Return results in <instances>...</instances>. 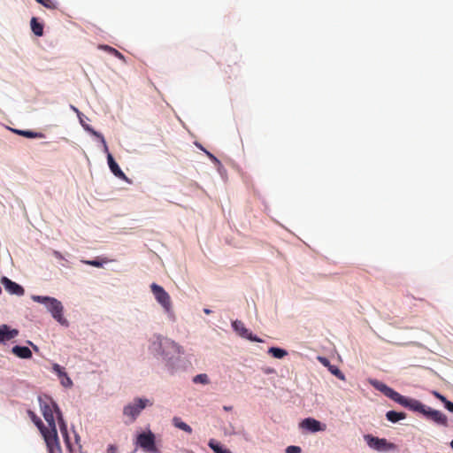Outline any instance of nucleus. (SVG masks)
Masks as SVG:
<instances>
[{
  "label": "nucleus",
  "mask_w": 453,
  "mask_h": 453,
  "mask_svg": "<svg viewBox=\"0 0 453 453\" xmlns=\"http://www.w3.org/2000/svg\"><path fill=\"white\" fill-rule=\"evenodd\" d=\"M38 400L40 403L41 411L49 426V431H45L44 434V441L47 444V448L50 453H61V448L58 437L54 414H57L60 432L65 439L66 446L70 448L71 445L67 432V426L62 417V414L58 405L50 397L47 395L39 396Z\"/></svg>",
  "instance_id": "nucleus-1"
},
{
  "label": "nucleus",
  "mask_w": 453,
  "mask_h": 453,
  "mask_svg": "<svg viewBox=\"0 0 453 453\" xmlns=\"http://www.w3.org/2000/svg\"><path fill=\"white\" fill-rule=\"evenodd\" d=\"M371 383L376 389L380 391L387 397L390 398L395 403L401 404L403 407L409 408L410 410L425 414V406L418 401L407 398L400 395L398 392L395 391L393 388L388 387L386 384L380 381L372 380Z\"/></svg>",
  "instance_id": "nucleus-2"
},
{
  "label": "nucleus",
  "mask_w": 453,
  "mask_h": 453,
  "mask_svg": "<svg viewBox=\"0 0 453 453\" xmlns=\"http://www.w3.org/2000/svg\"><path fill=\"white\" fill-rule=\"evenodd\" d=\"M32 299L35 302L45 304L52 317L61 325L67 324L66 319L63 317V305L60 301L54 297L42 296H33Z\"/></svg>",
  "instance_id": "nucleus-3"
},
{
  "label": "nucleus",
  "mask_w": 453,
  "mask_h": 453,
  "mask_svg": "<svg viewBox=\"0 0 453 453\" xmlns=\"http://www.w3.org/2000/svg\"><path fill=\"white\" fill-rule=\"evenodd\" d=\"M153 401L147 398H134V401L127 404L123 409L124 416L127 417L130 423L134 422L140 413L147 406H152Z\"/></svg>",
  "instance_id": "nucleus-4"
},
{
  "label": "nucleus",
  "mask_w": 453,
  "mask_h": 453,
  "mask_svg": "<svg viewBox=\"0 0 453 453\" xmlns=\"http://www.w3.org/2000/svg\"><path fill=\"white\" fill-rule=\"evenodd\" d=\"M137 444L148 453H159L155 443V434L151 431L140 434L137 436Z\"/></svg>",
  "instance_id": "nucleus-5"
},
{
  "label": "nucleus",
  "mask_w": 453,
  "mask_h": 453,
  "mask_svg": "<svg viewBox=\"0 0 453 453\" xmlns=\"http://www.w3.org/2000/svg\"><path fill=\"white\" fill-rule=\"evenodd\" d=\"M150 289L156 300L166 311H170L172 308V302L169 294L161 286L156 283H152L150 285Z\"/></svg>",
  "instance_id": "nucleus-6"
},
{
  "label": "nucleus",
  "mask_w": 453,
  "mask_h": 453,
  "mask_svg": "<svg viewBox=\"0 0 453 453\" xmlns=\"http://www.w3.org/2000/svg\"><path fill=\"white\" fill-rule=\"evenodd\" d=\"M365 438L369 447L378 451H387L395 448V445L388 442L386 439H380L372 435H365Z\"/></svg>",
  "instance_id": "nucleus-7"
},
{
  "label": "nucleus",
  "mask_w": 453,
  "mask_h": 453,
  "mask_svg": "<svg viewBox=\"0 0 453 453\" xmlns=\"http://www.w3.org/2000/svg\"><path fill=\"white\" fill-rule=\"evenodd\" d=\"M300 427L303 429H306L310 432L316 433L319 431H325L326 429V425L322 424L320 421L312 418H304L300 423Z\"/></svg>",
  "instance_id": "nucleus-8"
},
{
  "label": "nucleus",
  "mask_w": 453,
  "mask_h": 453,
  "mask_svg": "<svg viewBox=\"0 0 453 453\" xmlns=\"http://www.w3.org/2000/svg\"><path fill=\"white\" fill-rule=\"evenodd\" d=\"M1 283L4 286V289L11 295L21 296L25 293L24 288L20 285L11 280L9 278L5 276L1 279Z\"/></svg>",
  "instance_id": "nucleus-9"
},
{
  "label": "nucleus",
  "mask_w": 453,
  "mask_h": 453,
  "mask_svg": "<svg viewBox=\"0 0 453 453\" xmlns=\"http://www.w3.org/2000/svg\"><path fill=\"white\" fill-rule=\"evenodd\" d=\"M426 418H429L438 425L446 426L448 424V418L440 411H435L426 407Z\"/></svg>",
  "instance_id": "nucleus-10"
},
{
  "label": "nucleus",
  "mask_w": 453,
  "mask_h": 453,
  "mask_svg": "<svg viewBox=\"0 0 453 453\" xmlns=\"http://www.w3.org/2000/svg\"><path fill=\"white\" fill-rule=\"evenodd\" d=\"M234 329L239 334L240 336L247 338L251 341L259 342L257 337H253L252 334L245 327L244 324L240 320H235L232 324Z\"/></svg>",
  "instance_id": "nucleus-11"
},
{
  "label": "nucleus",
  "mask_w": 453,
  "mask_h": 453,
  "mask_svg": "<svg viewBox=\"0 0 453 453\" xmlns=\"http://www.w3.org/2000/svg\"><path fill=\"white\" fill-rule=\"evenodd\" d=\"M19 334L17 329H11L7 325L0 326V342H4L15 338Z\"/></svg>",
  "instance_id": "nucleus-12"
},
{
  "label": "nucleus",
  "mask_w": 453,
  "mask_h": 453,
  "mask_svg": "<svg viewBox=\"0 0 453 453\" xmlns=\"http://www.w3.org/2000/svg\"><path fill=\"white\" fill-rule=\"evenodd\" d=\"M107 160H108L109 167H110L111 171L112 172V173L115 176L119 177V179L127 180V177L123 173V171L119 168V165L115 162V160L111 153H108Z\"/></svg>",
  "instance_id": "nucleus-13"
},
{
  "label": "nucleus",
  "mask_w": 453,
  "mask_h": 453,
  "mask_svg": "<svg viewBox=\"0 0 453 453\" xmlns=\"http://www.w3.org/2000/svg\"><path fill=\"white\" fill-rule=\"evenodd\" d=\"M81 126L83 127V128L85 130H87L88 132H89L91 134H93L94 136L97 137L100 139V142H102L103 146H104V151L108 155L109 152V149H108V146H107V143L105 142V139L104 137L98 132L95 131L88 124H83L81 122Z\"/></svg>",
  "instance_id": "nucleus-14"
},
{
  "label": "nucleus",
  "mask_w": 453,
  "mask_h": 453,
  "mask_svg": "<svg viewBox=\"0 0 453 453\" xmlns=\"http://www.w3.org/2000/svg\"><path fill=\"white\" fill-rule=\"evenodd\" d=\"M12 351L20 358H29L32 356L30 349L25 346H14Z\"/></svg>",
  "instance_id": "nucleus-15"
},
{
  "label": "nucleus",
  "mask_w": 453,
  "mask_h": 453,
  "mask_svg": "<svg viewBox=\"0 0 453 453\" xmlns=\"http://www.w3.org/2000/svg\"><path fill=\"white\" fill-rule=\"evenodd\" d=\"M27 414L30 417V418L32 419V421L35 423V425L39 428L41 434L44 437L45 431H49L48 427H46L43 425V423L41 420V418L39 417H37L36 414L33 411L28 410L27 411Z\"/></svg>",
  "instance_id": "nucleus-16"
},
{
  "label": "nucleus",
  "mask_w": 453,
  "mask_h": 453,
  "mask_svg": "<svg viewBox=\"0 0 453 453\" xmlns=\"http://www.w3.org/2000/svg\"><path fill=\"white\" fill-rule=\"evenodd\" d=\"M172 422L175 427H177L188 434H192L193 430H192L191 426L189 425H188L187 423L183 422L180 418L173 417Z\"/></svg>",
  "instance_id": "nucleus-17"
},
{
  "label": "nucleus",
  "mask_w": 453,
  "mask_h": 453,
  "mask_svg": "<svg viewBox=\"0 0 453 453\" xmlns=\"http://www.w3.org/2000/svg\"><path fill=\"white\" fill-rule=\"evenodd\" d=\"M386 418L388 421L392 423H396L401 419H404L406 418V414L404 412L389 411L386 413Z\"/></svg>",
  "instance_id": "nucleus-18"
},
{
  "label": "nucleus",
  "mask_w": 453,
  "mask_h": 453,
  "mask_svg": "<svg viewBox=\"0 0 453 453\" xmlns=\"http://www.w3.org/2000/svg\"><path fill=\"white\" fill-rule=\"evenodd\" d=\"M57 372V375L58 379L60 380L61 384L65 388H71L73 385V382L71 379L67 376V374L63 370H55Z\"/></svg>",
  "instance_id": "nucleus-19"
},
{
  "label": "nucleus",
  "mask_w": 453,
  "mask_h": 453,
  "mask_svg": "<svg viewBox=\"0 0 453 453\" xmlns=\"http://www.w3.org/2000/svg\"><path fill=\"white\" fill-rule=\"evenodd\" d=\"M208 445L215 453H231V451L229 449L223 448L220 445V443H219L214 439H211L209 441Z\"/></svg>",
  "instance_id": "nucleus-20"
},
{
  "label": "nucleus",
  "mask_w": 453,
  "mask_h": 453,
  "mask_svg": "<svg viewBox=\"0 0 453 453\" xmlns=\"http://www.w3.org/2000/svg\"><path fill=\"white\" fill-rule=\"evenodd\" d=\"M31 29L37 36H42L43 35V26L39 23L37 19L35 17L31 19Z\"/></svg>",
  "instance_id": "nucleus-21"
},
{
  "label": "nucleus",
  "mask_w": 453,
  "mask_h": 453,
  "mask_svg": "<svg viewBox=\"0 0 453 453\" xmlns=\"http://www.w3.org/2000/svg\"><path fill=\"white\" fill-rule=\"evenodd\" d=\"M15 133L19 134L27 138H42L44 134L42 133H36L29 130H15Z\"/></svg>",
  "instance_id": "nucleus-22"
},
{
  "label": "nucleus",
  "mask_w": 453,
  "mask_h": 453,
  "mask_svg": "<svg viewBox=\"0 0 453 453\" xmlns=\"http://www.w3.org/2000/svg\"><path fill=\"white\" fill-rule=\"evenodd\" d=\"M268 353L271 354L275 358H282L288 355V352L285 349L276 347H271L268 349Z\"/></svg>",
  "instance_id": "nucleus-23"
},
{
  "label": "nucleus",
  "mask_w": 453,
  "mask_h": 453,
  "mask_svg": "<svg viewBox=\"0 0 453 453\" xmlns=\"http://www.w3.org/2000/svg\"><path fill=\"white\" fill-rule=\"evenodd\" d=\"M99 48L104 50L105 51H107L110 54L114 55L119 59H121V60L125 59V57L122 53H120L119 50H117L116 49H114L109 45H100Z\"/></svg>",
  "instance_id": "nucleus-24"
},
{
  "label": "nucleus",
  "mask_w": 453,
  "mask_h": 453,
  "mask_svg": "<svg viewBox=\"0 0 453 453\" xmlns=\"http://www.w3.org/2000/svg\"><path fill=\"white\" fill-rule=\"evenodd\" d=\"M35 1L49 10L58 9V3L54 0H35Z\"/></svg>",
  "instance_id": "nucleus-25"
},
{
  "label": "nucleus",
  "mask_w": 453,
  "mask_h": 453,
  "mask_svg": "<svg viewBox=\"0 0 453 453\" xmlns=\"http://www.w3.org/2000/svg\"><path fill=\"white\" fill-rule=\"evenodd\" d=\"M433 394L445 403V407L449 411L453 412V403L448 401L443 395H440L437 392H433Z\"/></svg>",
  "instance_id": "nucleus-26"
},
{
  "label": "nucleus",
  "mask_w": 453,
  "mask_h": 453,
  "mask_svg": "<svg viewBox=\"0 0 453 453\" xmlns=\"http://www.w3.org/2000/svg\"><path fill=\"white\" fill-rule=\"evenodd\" d=\"M193 381L195 383L207 384L209 382V379L205 373H202L195 376Z\"/></svg>",
  "instance_id": "nucleus-27"
},
{
  "label": "nucleus",
  "mask_w": 453,
  "mask_h": 453,
  "mask_svg": "<svg viewBox=\"0 0 453 453\" xmlns=\"http://www.w3.org/2000/svg\"><path fill=\"white\" fill-rule=\"evenodd\" d=\"M301 448L299 446H288L286 449V453H301Z\"/></svg>",
  "instance_id": "nucleus-28"
},
{
  "label": "nucleus",
  "mask_w": 453,
  "mask_h": 453,
  "mask_svg": "<svg viewBox=\"0 0 453 453\" xmlns=\"http://www.w3.org/2000/svg\"><path fill=\"white\" fill-rule=\"evenodd\" d=\"M82 262L86 265H89L95 267H101L103 265V263L99 262L98 260H86Z\"/></svg>",
  "instance_id": "nucleus-29"
},
{
  "label": "nucleus",
  "mask_w": 453,
  "mask_h": 453,
  "mask_svg": "<svg viewBox=\"0 0 453 453\" xmlns=\"http://www.w3.org/2000/svg\"><path fill=\"white\" fill-rule=\"evenodd\" d=\"M318 359L319 360L320 364L324 365L325 367L328 368H334V366L330 365V363L326 357H318Z\"/></svg>",
  "instance_id": "nucleus-30"
},
{
  "label": "nucleus",
  "mask_w": 453,
  "mask_h": 453,
  "mask_svg": "<svg viewBox=\"0 0 453 453\" xmlns=\"http://www.w3.org/2000/svg\"><path fill=\"white\" fill-rule=\"evenodd\" d=\"M330 372H332V374H334L338 379L342 380H345V376L342 370H330Z\"/></svg>",
  "instance_id": "nucleus-31"
},
{
  "label": "nucleus",
  "mask_w": 453,
  "mask_h": 453,
  "mask_svg": "<svg viewBox=\"0 0 453 453\" xmlns=\"http://www.w3.org/2000/svg\"><path fill=\"white\" fill-rule=\"evenodd\" d=\"M71 108H72V110L73 111H75L77 113V115H78V117L80 119V121L81 122L82 121V123L85 124L84 121L82 120V118H81L82 113L76 107H74L73 105H71Z\"/></svg>",
  "instance_id": "nucleus-32"
},
{
  "label": "nucleus",
  "mask_w": 453,
  "mask_h": 453,
  "mask_svg": "<svg viewBox=\"0 0 453 453\" xmlns=\"http://www.w3.org/2000/svg\"><path fill=\"white\" fill-rule=\"evenodd\" d=\"M107 453H117V447L115 445H109L107 448Z\"/></svg>",
  "instance_id": "nucleus-33"
},
{
  "label": "nucleus",
  "mask_w": 453,
  "mask_h": 453,
  "mask_svg": "<svg viewBox=\"0 0 453 453\" xmlns=\"http://www.w3.org/2000/svg\"><path fill=\"white\" fill-rule=\"evenodd\" d=\"M53 256H54L56 258H58V259H63V258H64V257H63V256H62V254H61L59 251H58V250H54V251H53Z\"/></svg>",
  "instance_id": "nucleus-34"
},
{
  "label": "nucleus",
  "mask_w": 453,
  "mask_h": 453,
  "mask_svg": "<svg viewBox=\"0 0 453 453\" xmlns=\"http://www.w3.org/2000/svg\"><path fill=\"white\" fill-rule=\"evenodd\" d=\"M203 311H204L205 314H211V311L210 309H204Z\"/></svg>",
  "instance_id": "nucleus-35"
},
{
  "label": "nucleus",
  "mask_w": 453,
  "mask_h": 453,
  "mask_svg": "<svg viewBox=\"0 0 453 453\" xmlns=\"http://www.w3.org/2000/svg\"><path fill=\"white\" fill-rule=\"evenodd\" d=\"M207 154L209 155L210 157L213 158L214 160H217V158L211 153L207 152Z\"/></svg>",
  "instance_id": "nucleus-36"
},
{
  "label": "nucleus",
  "mask_w": 453,
  "mask_h": 453,
  "mask_svg": "<svg viewBox=\"0 0 453 453\" xmlns=\"http://www.w3.org/2000/svg\"><path fill=\"white\" fill-rule=\"evenodd\" d=\"M231 409H232V407H226V406L224 407V410H226V411H230Z\"/></svg>",
  "instance_id": "nucleus-37"
},
{
  "label": "nucleus",
  "mask_w": 453,
  "mask_h": 453,
  "mask_svg": "<svg viewBox=\"0 0 453 453\" xmlns=\"http://www.w3.org/2000/svg\"><path fill=\"white\" fill-rule=\"evenodd\" d=\"M165 343H169V344L174 345V342H168V341H165Z\"/></svg>",
  "instance_id": "nucleus-38"
},
{
  "label": "nucleus",
  "mask_w": 453,
  "mask_h": 453,
  "mask_svg": "<svg viewBox=\"0 0 453 453\" xmlns=\"http://www.w3.org/2000/svg\"><path fill=\"white\" fill-rule=\"evenodd\" d=\"M53 368L58 369V368H61V367H60L58 365H55L53 366Z\"/></svg>",
  "instance_id": "nucleus-39"
},
{
  "label": "nucleus",
  "mask_w": 453,
  "mask_h": 453,
  "mask_svg": "<svg viewBox=\"0 0 453 453\" xmlns=\"http://www.w3.org/2000/svg\"><path fill=\"white\" fill-rule=\"evenodd\" d=\"M451 448L453 449V440L450 442Z\"/></svg>",
  "instance_id": "nucleus-40"
}]
</instances>
